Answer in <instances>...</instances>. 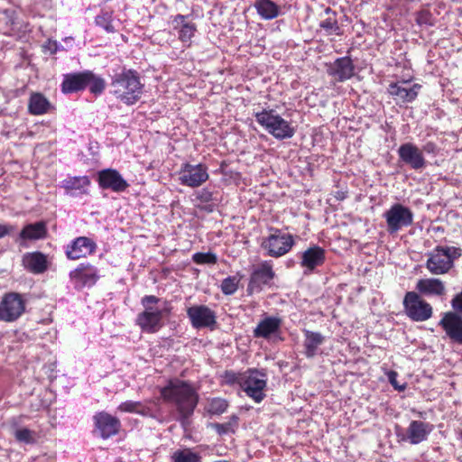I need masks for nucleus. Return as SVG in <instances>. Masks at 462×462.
Here are the masks:
<instances>
[{
    "label": "nucleus",
    "instance_id": "21",
    "mask_svg": "<svg viewBox=\"0 0 462 462\" xmlns=\"http://www.w3.org/2000/svg\"><path fill=\"white\" fill-rule=\"evenodd\" d=\"M355 66L349 57L337 59L328 66V74L334 77L337 81L342 82L349 79L354 75Z\"/></svg>",
    "mask_w": 462,
    "mask_h": 462
},
{
    "label": "nucleus",
    "instance_id": "1",
    "mask_svg": "<svg viewBox=\"0 0 462 462\" xmlns=\"http://www.w3.org/2000/svg\"><path fill=\"white\" fill-rule=\"evenodd\" d=\"M161 395L165 402L174 404L181 420L188 419L194 411L199 395L195 389L187 382L180 379L169 381L161 389Z\"/></svg>",
    "mask_w": 462,
    "mask_h": 462
},
{
    "label": "nucleus",
    "instance_id": "35",
    "mask_svg": "<svg viewBox=\"0 0 462 462\" xmlns=\"http://www.w3.org/2000/svg\"><path fill=\"white\" fill-rule=\"evenodd\" d=\"M173 462H201V457L189 448L178 449L171 455Z\"/></svg>",
    "mask_w": 462,
    "mask_h": 462
},
{
    "label": "nucleus",
    "instance_id": "3",
    "mask_svg": "<svg viewBox=\"0 0 462 462\" xmlns=\"http://www.w3.org/2000/svg\"><path fill=\"white\" fill-rule=\"evenodd\" d=\"M110 86L116 98L127 106L135 104L141 98L143 89L139 73L125 68L112 77Z\"/></svg>",
    "mask_w": 462,
    "mask_h": 462
},
{
    "label": "nucleus",
    "instance_id": "49",
    "mask_svg": "<svg viewBox=\"0 0 462 462\" xmlns=\"http://www.w3.org/2000/svg\"><path fill=\"white\" fill-rule=\"evenodd\" d=\"M13 227L9 225L0 224V239L9 235Z\"/></svg>",
    "mask_w": 462,
    "mask_h": 462
},
{
    "label": "nucleus",
    "instance_id": "34",
    "mask_svg": "<svg viewBox=\"0 0 462 462\" xmlns=\"http://www.w3.org/2000/svg\"><path fill=\"white\" fill-rule=\"evenodd\" d=\"M87 78V87H88L89 91L95 96L101 95L106 88L105 79L91 70H88Z\"/></svg>",
    "mask_w": 462,
    "mask_h": 462
},
{
    "label": "nucleus",
    "instance_id": "23",
    "mask_svg": "<svg viewBox=\"0 0 462 462\" xmlns=\"http://www.w3.org/2000/svg\"><path fill=\"white\" fill-rule=\"evenodd\" d=\"M282 327V319L274 316L264 317L254 329L255 337L268 339L273 336H276Z\"/></svg>",
    "mask_w": 462,
    "mask_h": 462
},
{
    "label": "nucleus",
    "instance_id": "6",
    "mask_svg": "<svg viewBox=\"0 0 462 462\" xmlns=\"http://www.w3.org/2000/svg\"><path fill=\"white\" fill-rule=\"evenodd\" d=\"M389 234H395L413 223V213L408 207L395 203L383 213Z\"/></svg>",
    "mask_w": 462,
    "mask_h": 462
},
{
    "label": "nucleus",
    "instance_id": "47",
    "mask_svg": "<svg viewBox=\"0 0 462 462\" xmlns=\"http://www.w3.org/2000/svg\"><path fill=\"white\" fill-rule=\"evenodd\" d=\"M423 152L429 153V154H436L438 151L437 145L433 142H428L426 143L422 148L420 149Z\"/></svg>",
    "mask_w": 462,
    "mask_h": 462
},
{
    "label": "nucleus",
    "instance_id": "43",
    "mask_svg": "<svg viewBox=\"0 0 462 462\" xmlns=\"http://www.w3.org/2000/svg\"><path fill=\"white\" fill-rule=\"evenodd\" d=\"M192 258L193 261L198 264H214L217 261V255L212 253H196L193 254Z\"/></svg>",
    "mask_w": 462,
    "mask_h": 462
},
{
    "label": "nucleus",
    "instance_id": "14",
    "mask_svg": "<svg viewBox=\"0 0 462 462\" xmlns=\"http://www.w3.org/2000/svg\"><path fill=\"white\" fill-rule=\"evenodd\" d=\"M93 420L96 430H97L99 436L104 439L116 436L121 428L119 419L106 411L96 413L93 417Z\"/></svg>",
    "mask_w": 462,
    "mask_h": 462
},
{
    "label": "nucleus",
    "instance_id": "50",
    "mask_svg": "<svg viewBox=\"0 0 462 462\" xmlns=\"http://www.w3.org/2000/svg\"><path fill=\"white\" fill-rule=\"evenodd\" d=\"M330 12H331V9H330V8H327V9H326V13H327V14H329Z\"/></svg>",
    "mask_w": 462,
    "mask_h": 462
},
{
    "label": "nucleus",
    "instance_id": "27",
    "mask_svg": "<svg viewBox=\"0 0 462 462\" xmlns=\"http://www.w3.org/2000/svg\"><path fill=\"white\" fill-rule=\"evenodd\" d=\"M90 180L88 176L68 177L61 181V188L66 190L69 196H78L88 193V188Z\"/></svg>",
    "mask_w": 462,
    "mask_h": 462
},
{
    "label": "nucleus",
    "instance_id": "32",
    "mask_svg": "<svg viewBox=\"0 0 462 462\" xmlns=\"http://www.w3.org/2000/svg\"><path fill=\"white\" fill-rule=\"evenodd\" d=\"M47 235L46 225L43 222H36L26 225L20 233V238L23 240H39Z\"/></svg>",
    "mask_w": 462,
    "mask_h": 462
},
{
    "label": "nucleus",
    "instance_id": "13",
    "mask_svg": "<svg viewBox=\"0 0 462 462\" xmlns=\"http://www.w3.org/2000/svg\"><path fill=\"white\" fill-rule=\"evenodd\" d=\"M439 326L442 328L446 336L452 342L462 345V315H459L457 311L445 312Z\"/></svg>",
    "mask_w": 462,
    "mask_h": 462
},
{
    "label": "nucleus",
    "instance_id": "18",
    "mask_svg": "<svg viewBox=\"0 0 462 462\" xmlns=\"http://www.w3.org/2000/svg\"><path fill=\"white\" fill-rule=\"evenodd\" d=\"M400 159L413 170H421L426 167V160L422 151L412 143H405L398 149Z\"/></svg>",
    "mask_w": 462,
    "mask_h": 462
},
{
    "label": "nucleus",
    "instance_id": "39",
    "mask_svg": "<svg viewBox=\"0 0 462 462\" xmlns=\"http://www.w3.org/2000/svg\"><path fill=\"white\" fill-rule=\"evenodd\" d=\"M240 279L237 276H229L222 281L221 291L225 295L234 294L238 288Z\"/></svg>",
    "mask_w": 462,
    "mask_h": 462
},
{
    "label": "nucleus",
    "instance_id": "10",
    "mask_svg": "<svg viewBox=\"0 0 462 462\" xmlns=\"http://www.w3.org/2000/svg\"><path fill=\"white\" fill-rule=\"evenodd\" d=\"M25 311V300L17 292L5 293L0 300V320L14 322Z\"/></svg>",
    "mask_w": 462,
    "mask_h": 462
},
{
    "label": "nucleus",
    "instance_id": "36",
    "mask_svg": "<svg viewBox=\"0 0 462 462\" xmlns=\"http://www.w3.org/2000/svg\"><path fill=\"white\" fill-rule=\"evenodd\" d=\"M117 410L121 412L138 413L146 415V409L143 406L142 402L134 401H125L122 402Z\"/></svg>",
    "mask_w": 462,
    "mask_h": 462
},
{
    "label": "nucleus",
    "instance_id": "33",
    "mask_svg": "<svg viewBox=\"0 0 462 462\" xmlns=\"http://www.w3.org/2000/svg\"><path fill=\"white\" fill-rule=\"evenodd\" d=\"M254 7L257 14L264 20H272L279 16L280 8L272 0H255Z\"/></svg>",
    "mask_w": 462,
    "mask_h": 462
},
{
    "label": "nucleus",
    "instance_id": "40",
    "mask_svg": "<svg viewBox=\"0 0 462 462\" xmlns=\"http://www.w3.org/2000/svg\"><path fill=\"white\" fill-rule=\"evenodd\" d=\"M228 407V403L225 399L214 398L210 400L208 406V411L211 414H222Z\"/></svg>",
    "mask_w": 462,
    "mask_h": 462
},
{
    "label": "nucleus",
    "instance_id": "4",
    "mask_svg": "<svg viewBox=\"0 0 462 462\" xmlns=\"http://www.w3.org/2000/svg\"><path fill=\"white\" fill-rule=\"evenodd\" d=\"M255 119L261 126L276 139H288L292 137L295 133L291 124L273 109H263L256 113Z\"/></svg>",
    "mask_w": 462,
    "mask_h": 462
},
{
    "label": "nucleus",
    "instance_id": "46",
    "mask_svg": "<svg viewBox=\"0 0 462 462\" xmlns=\"http://www.w3.org/2000/svg\"><path fill=\"white\" fill-rule=\"evenodd\" d=\"M388 380L390 383L394 387V389L398 391H403L405 389V384H399L397 381L398 374L395 371H390L388 374Z\"/></svg>",
    "mask_w": 462,
    "mask_h": 462
},
{
    "label": "nucleus",
    "instance_id": "17",
    "mask_svg": "<svg viewBox=\"0 0 462 462\" xmlns=\"http://www.w3.org/2000/svg\"><path fill=\"white\" fill-rule=\"evenodd\" d=\"M97 249L94 240L87 236H79L72 240L66 247V256L69 260H79L87 257Z\"/></svg>",
    "mask_w": 462,
    "mask_h": 462
},
{
    "label": "nucleus",
    "instance_id": "19",
    "mask_svg": "<svg viewBox=\"0 0 462 462\" xmlns=\"http://www.w3.org/2000/svg\"><path fill=\"white\" fill-rule=\"evenodd\" d=\"M97 269L88 263H80L69 273V278L80 287L93 286L98 280Z\"/></svg>",
    "mask_w": 462,
    "mask_h": 462
},
{
    "label": "nucleus",
    "instance_id": "26",
    "mask_svg": "<svg viewBox=\"0 0 462 462\" xmlns=\"http://www.w3.org/2000/svg\"><path fill=\"white\" fill-rule=\"evenodd\" d=\"M433 425L420 420H412L407 429V438L411 444L417 445L425 439L432 431Z\"/></svg>",
    "mask_w": 462,
    "mask_h": 462
},
{
    "label": "nucleus",
    "instance_id": "38",
    "mask_svg": "<svg viewBox=\"0 0 462 462\" xmlns=\"http://www.w3.org/2000/svg\"><path fill=\"white\" fill-rule=\"evenodd\" d=\"M320 28L325 30L326 33L328 35L336 34V35H341L342 31L337 23V21L335 17H328L319 23Z\"/></svg>",
    "mask_w": 462,
    "mask_h": 462
},
{
    "label": "nucleus",
    "instance_id": "2",
    "mask_svg": "<svg viewBox=\"0 0 462 462\" xmlns=\"http://www.w3.org/2000/svg\"><path fill=\"white\" fill-rule=\"evenodd\" d=\"M143 310L136 317V324L147 333L157 332L162 327V319L171 311V305L167 300H162L154 295L142 298Z\"/></svg>",
    "mask_w": 462,
    "mask_h": 462
},
{
    "label": "nucleus",
    "instance_id": "45",
    "mask_svg": "<svg viewBox=\"0 0 462 462\" xmlns=\"http://www.w3.org/2000/svg\"><path fill=\"white\" fill-rule=\"evenodd\" d=\"M416 22L420 25H433V17L427 10H422L417 14Z\"/></svg>",
    "mask_w": 462,
    "mask_h": 462
},
{
    "label": "nucleus",
    "instance_id": "44",
    "mask_svg": "<svg viewBox=\"0 0 462 462\" xmlns=\"http://www.w3.org/2000/svg\"><path fill=\"white\" fill-rule=\"evenodd\" d=\"M243 377H244V373L236 374L233 371H226L223 375L224 382L226 384L232 385V384L237 383L239 386L241 385V381H242Z\"/></svg>",
    "mask_w": 462,
    "mask_h": 462
},
{
    "label": "nucleus",
    "instance_id": "30",
    "mask_svg": "<svg viewBox=\"0 0 462 462\" xmlns=\"http://www.w3.org/2000/svg\"><path fill=\"white\" fill-rule=\"evenodd\" d=\"M304 333V354L308 358L314 357L318 353V348L324 343L325 337L319 332H314L303 329Z\"/></svg>",
    "mask_w": 462,
    "mask_h": 462
},
{
    "label": "nucleus",
    "instance_id": "31",
    "mask_svg": "<svg viewBox=\"0 0 462 462\" xmlns=\"http://www.w3.org/2000/svg\"><path fill=\"white\" fill-rule=\"evenodd\" d=\"M23 264L34 273H42L47 269V260L43 254L35 252L23 257Z\"/></svg>",
    "mask_w": 462,
    "mask_h": 462
},
{
    "label": "nucleus",
    "instance_id": "9",
    "mask_svg": "<svg viewBox=\"0 0 462 462\" xmlns=\"http://www.w3.org/2000/svg\"><path fill=\"white\" fill-rule=\"evenodd\" d=\"M406 315L413 321H426L431 318L433 310L430 303L414 291H409L403 299Z\"/></svg>",
    "mask_w": 462,
    "mask_h": 462
},
{
    "label": "nucleus",
    "instance_id": "16",
    "mask_svg": "<svg viewBox=\"0 0 462 462\" xmlns=\"http://www.w3.org/2000/svg\"><path fill=\"white\" fill-rule=\"evenodd\" d=\"M97 182L101 189L114 192H123L128 188L127 181L115 169H105L97 173Z\"/></svg>",
    "mask_w": 462,
    "mask_h": 462
},
{
    "label": "nucleus",
    "instance_id": "37",
    "mask_svg": "<svg viewBox=\"0 0 462 462\" xmlns=\"http://www.w3.org/2000/svg\"><path fill=\"white\" fill-rule=\"evenodd\" d=\"M238 425V417L236 415H232L229 418V420L225 423H216L214 424V429L219 435H225L228 433H234Z\"/></svg>",
    "mask_w": 462,
    "mask_h": 462
},
{
    "label": "nucleus",
    "instance_id": "29",
    "mask_svg": "<svg viewBox=\"0 0 462 462\" xmlns=\"http://www.w3.org/2000/svg\"><path fill=\"white\" fill-rule=\"evenodd\" d=\"M416 290L424 295L442 296L446 292L444 283L435 278L420 279L416 284Z\"/></svg>",
    "mask_w": 462,
    "mask_h": 462
},
{
    "label": "nucleus",
    "instance_id": "42",
    "mask_svg": "<svg viewBox=\"0 0 462 462\" xmlns=\"http://www.w3.org/2000/svg\"><path fill=\"white\" fill-rule=\"evenodd\" d=\"M14 437L18 441L25 444H32L35 442L34 432L26 428L17 429L14 431Z\"/></svg>",
    "mask_w": 462,
    "mask_h": 462
},
{
    "label": "nucleus",
    "instance_id": "41",
    "mask_svg": "<svg viewBox=\"0 0 462 462\" xmlns=\"http://www.w3.org/2000/svg\"><path fill=\"white\" fill-rule=\"evenodd\" d=\"M96 23L104 28L106 32H112L115 31V27L112 23V14L108 12L102 13L96 17Z\"/></svg>",
    "mask_w": 462,
    "mask_h": 462
},
{
    "label": "nucleus",
    "instance_id": "7",
    "mask_svg": "<svg viewBox=\"0 0 462 462\" xmlns=\"http://www.w3.org/2000/svg\"><path fill=\"white\" fill-rule=\"evenodd\" d=\"M267 385L266 375L257 370L244 373L240 388L255 402H261L266 396L264 390Z\"/></svg>",
    "mask_w": 462,
    "mask_h": 462
},
{
    "label": "nucleus",
    "instance_id": "48",
    "mask_svg": "<svg viewBox=\"0 0 462 462\" xmlns=\"http://www.w3.org/2000/svg\"><path fill=\"white\" fill-rule=\"evenodd\" d=\"M198 199L201 202H209L212 200V193L208 189H202L198 194Z\"/></svg>",
    "mask_w": 462,
    "mask_h": 462
},
{
    "label": "nucleus",
    "instance_id": "11",
    "mask_svg": "<svg viewBox=\"0 0 462 462\" xmlns=\"http://www.w3.org/2000/svg\"><path fill=\"white\" fill-rule=\"evenodd\" d=\"M208 179V167L202 163L196 165L184 163L179 172V180L182 185L196 188Z\"/></svg>",
    "mask_w": 462,
    "mask_h": 462
},
{
    "label": "nucleus",
    "instance_id": "24",
    "mask_svg": "<svg viewBox=\"0 0 462 462\" xmlns=\"http://www.w3.org/2000/svg\"><path fill=\"white\" fill-rule=\"evenodd\" d=\"M173 29L179 32V40L183 43L190 42L192 37L195 35L197 26L194 23L187 20V16L177 14L172 18Z\"/></svg>",
    "mask_w": 462,
    "mask_h": 462
},
{
    "label": "nucleus",
    "instance_id": "5",
    "mask_svg": "<svg viewBox=\"0 0 462 462\" xmlns=\"http://www.w3.org/2000/svg\"><path fill=\"white\" fill-rule=\"evenodd\" d=\"M460 256V248L454 246H438L430 253L426 266L432 274H444L453 267L454 260Z\"/></svg>",
    "mask_w": 462,
    "mask_h": 462
},
{
    "label": "nucleus",
    "instance_id": "20",
    "mask_svg": "<svg viewBox=\"0 0 462 462\" xmlns=\"http://www.w3.org/2000/svg\"><path fill=\"white\" fill-rule=\"evenodd\" d=\"M326 260L325 250L319 246L313 245L305 250L300 258V265L304 268V274L312 273L316 268L323 265Z\"/></svg>",
    "mask_w": 462,
    "mask_h": 462
},
{
    "label": "nucleus",
    "instance_id": "12",
    "mask_svg": "<svg viewBox=\"0 0 462 462\" xmlns=\"http://www.w3.org/2000/svg\"><path fill=\"white\" fill-rule=\"evenodd\" d=\"M187 315L192 327L198 329L204 328H213L217 323L215 311L206 305H194L188 308Z\"/></svg>",
    "mask_w": 462,
    "mask_h": 462
},
{
    "label": "nucleus",
    "instance_id": "28",
    "mask_svg": "<svg viewBox=\"0 0 462 462\" xmlns=\"http://www.w3.org/2000/svg\"><path fill=\"white\" fill-rule=\"evenodd\" d=\"M51 102L39 92L32 93L28 101V111L31 115L41 116L53 110Z\"/></svg>",
    "mask_w": 462,
    "mask_h": 462
},
{
    "label": "nucleus",
    "instance_id": "15",
    "mask_svg": "<svg viewBox=\"0 0 462 462\" xmlns=\"http://www.w3.org/2000/svg\"><path fill=\"white\" fill-rule=\"evenodd\" d=\"M274 272L270 262L264 261L255 268L251 276L247 286L248 294L260 291L263 285L268 284L274 278Z\"/></svg>",
    "mask_w": 462,
    "mask_h": 462
},
{
    "label": "nucleus",
    "instance_id": "25",
    "mask_svg": "<svg viewBox=\"0 0 462 462\" xmlns=\"http://www.w3.org/2000/svg\"><path fill=\"white\" fill-rule=\"evenodd\" d=\"M88 70L64 75L61 91L65 94L81 91L87 88Z\"/></svg>",
    "mask_w": 462,
    "mask_h": 462
},
{
    "label": "nucleus",
    "instance_id": "22",
    "mask_svg": "<svg viewBox=\"0 0 462 462\" xmlns=\"http://www.w3.org/2000/svg\"><path fill=\"white\" fill-rule=\"evenodd\" d=\"M420 88L421 86L420 84L410 85L406 81H402L391 84L389 86V93L402 102L410 103L416 99Z\"/></svg>",
    "mask_w": 462,
    "mask_h": 462
},
{
    "label": "nucleus",
    "instance_id": "8",
    "mask_svg": "<svg viewBox=\"0 0 462 462\" xmlns=\"http://www.w3.org/2000/svg\"><path fill=\"white\" fill-rule=\"evenodd\" d=\"M294 238L291 234L282 233L275 229L274 233L263 238L261 246L266 251L267 255L281 257L286 254L293 246Z\"/></svg>",
    "mask_w": 462,
    "mask_h": 462
}]
</instances>
